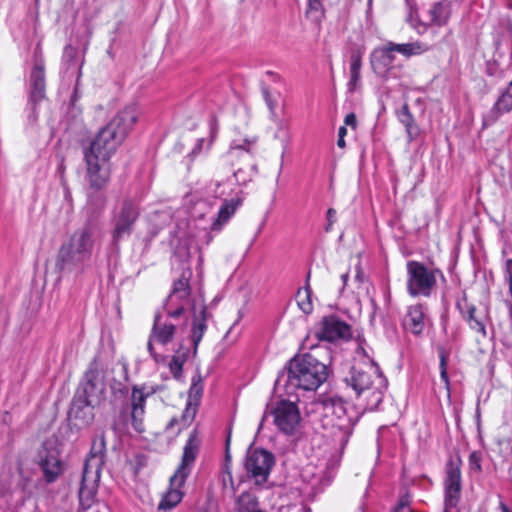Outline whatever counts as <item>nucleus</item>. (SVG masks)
Returning <instances> with one entry per match:
<instances>
[{"instance_id":"f257e3e1","label":"nucleus","mask_w":512,"mask_h":512,"mask_svg":"<svg viewBox=\"0 0 512 512\" xmlns=\"http://www.w3.org/2000/svg\"><path fill=\"white\" fill-rule=\"evenodd\" d=\"M137 121L134 107H126L119 111L104 127H102L83 151L86 164V179L89 188L88 202L103 208L106 198L101 193L111 178V157L121 146L133 125Z\"/></svg>"},{"instance_id":"f03ea898","label":"nucleus","mask_w":512,"mask_h":512,"mask_svg":"<svg viewBox=\"0 0 512 512\" xmlns=\"http://www.w3.org/2000/svg\"><path fill=\"white\" fill-rule=\"evenodd\" d=\"M328 376L325 364L309 353L296 355L289 361L286 372H281L276 379V386L283 383L285 392L292 395L297 389L312 391L323 384Z\"/></svg>"},{"instance_id":"7ed1b4c3","label":"nucleus","mask_w":512,"mask_h":512,"mask_svg":"<svg viewBox=\"0 0 512 512\" xmlns=\"http://www.w3.org/2000/svg\"><path fill=\"white\" fill-rule=\"evenodd\" d=\"M96 241V229L87 224L77 229L64 242L57 253L55 267L61 273H72L82 270L90 260Z\"/></svg>"},{"instance_id":"20e7f679","label":"nucleus","mask_w":512,"mask_h":512,"mask_svg":"<svg viewBox=\"0 0 512 512\" xmlns=\"http://www.w3.org/2000/svg\"><path fill=\"white\" fill-rule=\"evenodd\" d=\"M319 419L324 435L330 437L339 447L344 448L353 432L354 421L348 416L346 403L342 398L330 396L324 398Z\"/></svg>"},{"instance_id":"39448f33","label":"nucleus","mask_w":512,"mask_h":512,"mask_svg":"<svg viewBox=\"0 0 512 512\" xmlns=\"http://www.w3.org/2000/svg\"><path fill=\"white\" fill-rule=\"evenodd\" d=\"M199 448L200 439L197 431L193 430L184 445L181 462L170 478V489L163 495L158 504L159 510H170L182 500L184 493L181 488L192 471Z\"/></svg>"},{"instance_id":"423d86ee","label":"nucleus","mask_w":512,"mask_h":512,"mask_svg":"<svg viewBox=\"0 0 512 512\" xmlns=\"http://www.w3.org/2000/svg\"><path fill=\"white\" fill-rule=\"evenodd\" d=\"M106 457V439L102 432L93 441L89 456L87 457L82 474L79 490L80 501L92 500L96 493L97 483L100 480L101 469Z\"/></svg>"},{"instance_id":"0eeeda50","label":"nucleus","mask_w":512,"mask_h":512,"mask_svg":"<svg viewBox=\"0 0 512 512\" xmlns=\"http://www.w3.org/2000/svg\"><path fill=\"white\" fill-rule=\"evenodd\" d=\"M445 281L443 272L438 269H429L418 261L407 262V292L412 297H430L437 285V278Z\"/></svg>"},{"instance_id":"6e6552de","label":"nucleus","mask_w":512,"mask_h":512,"mask_svg":"<svg viewBox=\"0 0 512 512\" xmlns=\"http://www.w3.org/2000/svg\"><path fill=\"white\" fill-rule=\"evenodd\" d=\"M256 138H244L242 140H233L229 151L231 158H239L243 166L238 167L233 175L237 184L245 186L253 180L258 173L257 164L250 152V147L256 143Z\"/></svg>"},{"instance_id":"1a4fd4ad","label":"nucleus","mask_w":512,"mask_h":512,"mask_svg":"<svg viewBox=\"0 0 512 512\" xmlns=\"http://www.w3.org/2000/svg\"><path fill=\"white\" fill-rule=\"evenodd\" d=\"M275 464L274 455L264 449H253L247 452L244 467L247 477L262 488L267 482Z\"/></svg>"},{"instance_id":"9d476101","label":"nucleus","mask_w":512,"mask_h":512,"mask_svg":"<svg viewBox=\"0 0 512 512\" xmlns=\"http://www.w3.org/2000/svg\"><path fill=\"white\" fill-rule=\"evenodd\" d=\"M191 275L190 270H185L173 284V289L164 305L165 311H168L171 317H181L186 308L192 311V304H197L195 299L190 298L191 287L189 281Z\"/></svg>"},{"instance_id":"9b49d317","label":"nucleus","mask_w":512,"mask_h":512,"mask_svg":"<svg viewBox=\"0 0 512 512\" xmlns=\"http://www.w3.org/2000/svg\"><path fill=\"white\" fill-rule=\"evenodd\" d=\"M179 318L171 317L168 311H166V317L159 311L155 313L153 326L147 342V351L156 362L160 361L161 355L155 352L153 342L156 341L161 345L170 343L176 334Z\"/></svg>"},{"instance_id":"f8f14e48","label":"nucleus","mask_w":512,"mask_h":512,"mask_svg":"<svg viewBox=\"0 0 512 512\" xmlns=\"http://www.w3.org/2000/svg\"><path fill=\"white\" fill-rule=\"evenodd\" d=\"M461 460L460 458H450L446 464L444 479V510L443 512H451L456 507L461 494Z\"/></svg>"},{"instance_id":"ddd939ff","label":"nucleus","mask_w":512,"mask_h":512,"mask_svg":"<svg viewBox=\"0 0 512 512\" xmlns=\"http://www.w3.org/2000/svg\"><path fill=\"white\" fill-rule=\"evenodd\" d=\"M106 385L96 361H93L85 373L84 381L76 392V396L100 404L105 398Z\"/></svg>"},{"instance_id":"4468645a","label":"nucleus","mask_w":512,"mask_h":512,"mask_svg":"<svg viewBox=\"0 0 512 512\" xmlns=\"http://www.w3.org/2000/svg\"><path fill=\"white\" fill-rule=\"evenodd\" d=\"M140 215L139 207L136 202L131 199H125L122 202L119 212L114 217V242L120 241L123 237L129 236L132 232L133 225Z\"/></svg>"},{"instance_id":"2eb2a0df","label":"nucleus","mask_w":512,"mask_h":512,"mask_svg":"<svg viewBox=\"0 0 512 512\" xmlns=\"http://www.w3.org/2000/svg\"><path fill=\"white\" fill-rule=\"evenodd\" d=\"M493 58L486 63V73L492 77H502L504 72L512 67V26L506 40V50L500 40L495 42Z\"/></svg>"},{"instance_id":"dca6fc26","label":"nucleus","mask_w":512,"mask_h":512,"mask_svg":"<svg viewBox=\"0 0 512 512\" xmlns=\"http://www.w3.org/2000/svg\"><path fill=\"white\" fill-rule=\"evenodd\" d=\"M274 423L280 431L292 434L300 422V412L295 403L282 400L272 410Z\"/></svg>"},{"instance_id":"f3484780","label":"nucleus","mask_w":512,"mask_h":512,"mask_svg":"<svg viewBox=\"0 0 512 512\" xmlns=\"http://www.w3.org/2000/svg\"><path fill=\"white\" fill-rule=\"evenodd\" d=\"M98 404L90 402L79 396H74L68 413L72 429L81 430L90 426L94 421V407Z\"/></svg>"},{"instance_id":"a211bd4d","label":"nucleus","mask_w":512,"mask_h":512,"mask_svg":"<svg viewBox=\"0 0 512 512\" xmlns=\"http://www.w3.org/2000/svg\"><path fill=\"white\" fill-rule=\"evenodd\" d=\"M378 366L376 363L371 361L368 369H364L360 365H354L351 367L349 374L345 377V382L350 386L357 396L372 389V386L376 384V374H374V367Z\"/></svg>"},{"instance_id":"6ab92c4d","label":"nucleus","mask_w":512,"mask_h":512,"mask_svg":"<svg viewBox=\"0 0 512 512\" xmlns=\"http://www.w3.org/2000/svg\"><path fill=\"white\" fill-rule=\"evenodd\" d=\"M211 317L208 312L204 301L201 300L200 304H192V324H191V343L193 346V354L196 355L198 346L207 331V321Z\"/></svg>"},{"instance_id":"aec40b11","label":"nucleus","mask_w":512,"mask_h":512,"mask_svg":"<svg viewBox=\"0 0 512 512\" xmlns=\"http://www.w3.org/2000/svg\"><path fill=\"white\" fill-rule=\"evenodd\" d=\"M320 339L333 342L339 339H348L351 336L350 326L336 316L324 317L321 328L317 332Z\"/></svg>"},{"instance_id":"412c9836","label":"nucleus","mask_w":512,"mask_h":512,"mask_svg":"<svg viewBox=\"0 0 512 512\" xmlns=\"http://www.w3.org/2000/svg\"><path fill=\"white\" fill-rule=\"evenodd\" d=\"M45 65L42 57H35L34 66L29 77L30 103H40L45 98Z\"/></svg>"},{"instance_id":"4be33fe9","label":"nucleus","mask_w":512,"mask_h":512,"mask_svg":"<svg viewBox=\"0 0 512 512\" xmlns=\"http://www.w3.org/2000/svg\"><path fill=\"white\" fill-rule=\"evenodd\" d=\"M395 53L392 41L375 48L370 56L371 66L375 73L384 75L390 70L395 61Z\"/></svg>"},{"instance_id":"5701e85b","label":"nucleus","mask_w":512,"mask_h":512,"mask_svg":"<svg viewBox=\"0 0 512 512\" xmlns=\"http://www.w3.org/2000/svg\"><path fill=\"white\" fill-rule=\"evenodd\" d=\"M403 328L415 336H420L426 326L425 307L422 304L411 305L402 321Z\"/></svg>"},{"instance_id":"b1692460","label":"nucleus","mask_w":512,"mask_h":512,"mask_svg":"<svg viewBox=\"0 0 512 512\" xmlns=\"http://www.w3.org/2000/svg\"><path fill=\"white\" fill-rule=\"evenodd\" d=\"M456 308L471 330L481 334L483 337L487 335L483 318L477 313L476 306L467 302L465 296L461 300H457Z\"/></svg>"},{"instance_id":"393cba45","label":"nucleus","mask_w":512,"mask_h":512,"mask_svg":"<svg viewBox=\"0 0 512 512\" xmlns=\"http://www.w3.org/2000/svg\"><path fill=\"white\" fill-rule=\"evenodd\" d=\"M39 464L47 482L56 480L62 471V463L59 459V453L56 449L48 450L44 448L39 453Z\"/></svg>"},{"instance_id":"a878e982","label":"nucleus","mask_w":512,"mask_h":512,"mask_svg":"<svg viewBox=\"0 0 512 512\" xmlns=\"http://www.w3.org/2000/svg\"><path fill=\"white\" fill-rule=\"evenodd\" d=\"M239 193H236L234 197L227 199L224 198L222 205L219 208L217 217L212 222L210 229L211 231L219 232L222 227L230 220V218L235 214L237 209L241 206L243 197H241Z\"/></svg>"},{"instance_id":"bb28decb","label":"nucleus","mask_w":512,"mask_h":512,"mask_svg":"<svg viewBox=\"0 0 512 512\" xmlns=\"http://www.w3.org/2000/svg\"><path fill=\"white\" fill-rule=\"evenodd\" d=\"M374 374H376V384L372 386V389L367 391V408L369 410H377L381 404L384 392L387 389V379L383 376L379 366L374 367Z\"/></svg>"},{"instance_id":"cd10ccee","label":"nucleus","mask_w":512,"mask_h":512,"mask_svg":"<svg viewBox=\"0 0 512 512\" xmlns=\"http://www.w3.org/2000/svg\"><path fill=\"white\" fill-rule=\"evenodd\" d=\"M396 114L399 122L405 127L408 142L416 140L420 134V128L415 122L414 116L410 112L408 104H403Z\"/></svg>"},{"instance_id":"c85d7f7f","label":"nucleus","mask_w":512,"mask_h":512,"mask_svg":"<svg viewBox=\"0 0 512 512\" xmlns=\"http://www.w3.org/2000/svg\"><path fill=\"white\" fill-rule=\"evenodd\" d=\"M431 23L443 26L447 24L450 15L451 8L448 0L435 1L428 10Z\"/></svg>"},{"instance_id":"c756f323","label":"nucleus","mask_w":512,"mask_h":512,"mask_svg":"<svg viewBox=\"0 0 512 512\" xmlns=\"http://www.w3.org/2000/svg\"><path fill=\"white\" fill-rule=\"evenodd\" d=\"M392 45L397 53L403 55L406 58H410L412 56H420L430 50V46L427 43L419 40L401 44L392 42Z\"/></svg>"},{"instance_id":"7c9ffc66","label":"nucleus","mask_w":512,"mask_h":512,"mask_svg":"<svg viewBox=\"0 0 512 512\" xmlns=\"http://www.w3.org/2000/svg\"><path fill=\"white\" fill-rule=\"evenodd\" d=\"M131 407L129 412V417L132 422V426L135 431L141 433L144 431L143 420L145 415V405L144 400L139 396L138 399H134L131 397Z\"/></svg>"},{"instance_id":"2f4dec72","label":"nucleus","mask_w":512,"mask_h":512,"mask_svg":"<svg viewBox=\"0 0 512 512\" xmlns=\"http://www.w3.org/2000/svg\"><path fill=\"white\" fill-rule=\"evenodd\" d=\"M362 57L359 52H353L350 57V79L348 90L353 92L360 85Z\"/></svg>"},{"instance_id":"473e14b6","label":"nucleus","mask_w":512,"mask_h":512,"mask_svg":"<svg viewBox=\"0 0 512 512\" xmlns=\"http://www.w3.org/2000/svg\"><path fill=\"white\" fill-rule=\"evenodd\" d=\"M272 120L274 121L277 127L275 132V139L279 140L283 145V157L291 138L289 121L285 118L280 117V115L272 118Z\"/></svg>"},{"instance_id":"72a5a7b5","label":"nucleus","mask_w":512,"mask_h":512,"mask_svg":"<svg viewBox=\"0 0 512 512\" xmlns=\"http://www.w3.org/2000/svg\"><path fill=\"white\" fill-rule=\"evenodd\" d=\"M296 302L299 309L306 315L312 313V290L307 284L304 288H300L296 293Z\"/></svg>"},{"instance_id":"f704fd0d","label":"nucleus","mask_w":512,"mask_h":512,"mask_svg":"<svg viewBox=\"0 0 512 512\" xmlns=\"http://www.w3.org/2000/svg\"><path fill=\"white\" fill-rule=\"evenodd\" d=\"M117 366L120 368L121 378L123 382L114 381L111 384V389L114 393L126 395L128 393V387L125 383L129 381V364L126 360L120 359L117 362Z\"/></svg>"},{"instance_id":"c9c22d12","label":"nucleus","mask_w":512,"mask_h":512,"mask_svg":"<svg viewBox=\"0 0 512 512\" xmlns=\"http://www.w3.org/2000/svg\"><path fill=\"white\" fill-rule=\"evenodd\" d=\"M238 512H253L258 508V498L253 493L243 492L236 502Z\"/></svg>"},{"instance_id":"e433bc0d","label":"nucleus","mask_w":512,"mask_h":512,"mask_svg":"<svg viewBox=\"0 0 512 512\" xmlns=\"http://www.w3.org/2000/svg\"><path fill=\"white\" fill-rule=\"evenodd\" d=\"M16 488L22 493L21 498L25 500L29 498L34 490V484L29 474L25 473L22 469L19 470L18 481Z\"/></svg>"},{"instance_id":"4c0bfd02","label":"nucleus","mask_w":512,"mask_h":512,"mask_svg":"<svg viewBox=\"0 0 512 512\" xmlns=\"http://www.w3.org/2000/svg\"><path fill=\"white\" fill-rule=\"evenodd\" d=\"M510 110H512V95L505 91L498 98L491 110L493 120H495L500 113L509 112Z\"/></svg>"},{"instance_id":"58836bf2","label":"nucleus","mask_w":512,"mask_h":512,"mask_svg":"<svg viewBox=\"0 0 512 512\" xmlns=\"http://www.w3.org/2000/svg\"><path fill=\"white\" fill-rule=\"evenodd\" d=\"M306 16L314 22H320L324 18L321 0H307Z\"/></svg>"},{"instance_id":"ea45409f","label":"nucleus","mask_w":512,"mask_h":512,"mask_svg":"<svg viewBox=\"0 0 512 512\" xmlns=\"http://www.w3.org/2000/svg\"><path fill=\"white\" fill-rule=\"evenodd\" d=\"M160 390H161L160 386H154V385H148V384L134 385L132 387L131 397L134 399H138L140 396L144 400V403H146V400L149 396L157 393Z\"/></svg>"},{"instance_id":"a19ab883","label":"nucleus","mask_w":512,"mask_h":512,"mask_svg":"<svg viewBox=\"0 0 512 512\" xmlns=\"http://www.w3.org/2000/svg\"><path fill=\"white\" fill-rule=\"evenodd\" d=\"M438 353H439V359H440V364H439L440 377H441V380L445 383L446 388L449 389L450 383H449V377H448V373H447V362L449 359V352L444 347L441 346L438 348Z\"/></svg>"},{"instance_id":"79ce46f5","label":"nucleus","mask_w":512,"mask_h":512,"mask_svg":"<svg viewBox=\"0 0 512 512\" xmlns=\"http://www.w3.org/2000/svg\"><path fill=\"white\" fill-rule=\"evenodd\" d=\"M129 418V409L127 407L122 408L119 412V415L114 419L112 423V429L117 433L125 431Z\"/></svg>"},{"instance_id":"37998d69","label":"nucleus","mask_w":512,"mask_h":512,"mask_svg":"<svg viewBox=\"0 0 512 512\" xmlns=\"http://www.w3.org/2000/svg\"><path fill=\"white\" fill-rule=\"evenodd\" d=\"M203 379L200 373L192 377L191 386L189 389V399L199 400L203 394Z\"/></svg>"},{"instance_id":"c03bdc74","label":"nucleus","mask_w":512,"mask_h":512,"mask_svg":"<svg viewBox=\"0 0 512 512\" xmlns=\"http://www.w3.org/2000/svg\"><path fill=\"white\" fill-rule=\"evenodd\" d=\"M222 481H223V486H224L225 492L226 493L230 492V494L232 496H234L238 489L239 484L237 486L234 484L233 476H232L231 471L229 470L227 463L225 464Z\"/></svg>"},{"instance_id":"a18cd8bd","label":"nucleus","mask_w":512,"mask_h":512,"mask_svg":"<svg viewBox=\"0 0 512 512\" xmlns=\"http://www.w3.org/2000/svg\"><path fill=\"white\" fill-rule=\"evenodd\" d=\"M469 469L473 473H481L482 471V453L480 451H473L469 455Z\"/></svg>"},{"instance_id":"49530a36","label":"nucleus","mask_w":512,"mask_h":512,"mask_svg":"<svg viewBox=\"0 0 512 512\" xmlns=\"http://www.w3.org/2000/svg\"><path fill=\"white\" fill-rule=\"evenodd\" d=\"M183 365L178 359H171L169 368L175 379H180L183 372Z\"/></svg>"},{"instance_id":"de8ad7c7","label":"nucleus","mask_w":512,"mask_h":512,"mask_svg":"<svg viewBox=\"0 0 512 512\" xmlns=\"http://www.w3.org/2000/svg\"><path fill=\"white\" fill-rule=\"evenodd\" d=\"M37 105L38 103H30V99H28V105H27V119L30 124L36 123L38 119V111H37Z\"/></svg>"},{"instance_id":"09e8293b","label":"nucleus","mask_w":512,"mask_h":512,"mask_svg":"<svg viewBox=\"0 0 512 512\" xmlns=\"http://www.w3.org/2000/svg\"><path fill=\"white\" fill-rule=\"evenodd\" d=\"M190 355V348H185L182 345L179 346V348L175 351V354L173 355V359H178L180 363L184 364Z\"/></svg>"},{"instance_id":"8fccbe9b","label":"nucleus","mask_w":512,"mask_h":512,"mask_svg":"<svg viewBox=\"0 0 512 512\" xmlns=\"http://www.w3.org/2000/svg\"><path fill=\"white\" fill-rule=\"evenodd\" d=\"M326 217H327V221H328V224L327 226L325 227V230L327 232H329L331 230V227L332 225L335 223L336 221V210L333 209V208H329L327 210V213H326Z\"/></svg>"},{"instance_id":"3c124183","label":"nucleus","mask_w":512,"mask_h":512,"mask_svg":"<svg viewBox=\"0 0 512 512\" xmlns=\"http://www.w3.org/2000/svg\"><path fill=\"white\" fill-rule=\"evenodd\" d=\"M76 54L77 50L71 45H67L64 48L63 59L68 62H71L75 58Z\"/></svg>"},{"instance_id":"603ef678","label":"nucleus","mask_w":512,"mask_h":512,"mask_svg":"<svg viewBox=\"0 0 512 512\" xmlns=\"http://www.w3.org/2000/svg\"><path fill=\"white\" fill-rule=\"evenodd\" d=\"M225 186L226 185L224 183H216V189L214 190V195L216 198L222 199L224 196L230 195V193L226 191Z\"/></svg>"},{"instance_id":"864d4df0","label":"nucleus","mask_w":512,"mask_h":512,"mask_svg":"<svg viewBox=\"0 0 512 512\" xmlns=\"http://www.w3.org/2000/svg\"><path fill=\"white\" fill-rule=\"evenodd\" d=\"M344 124L346 126H350L351 128L355 129L357 126V119L356 115L354 113H349L344 118Z\"/></svg>"},{"instance_id":"5fc2aeb1","label":"nucleus","mask_w":512,"mask_h":512,"mask_svg":"<svg viewBox=\"0 0 512 512\" xmlns=\"http://www.w3.org/2000/svg\"><path fill=\"white\" fill-rule=\"evenodd\" d=\"M277 98L275 97V99H271V100H268L266 102V105L268 106L269 110H270V114H271V119L276 117V116H279V114L277 113L276 111V108H277Z\"/></svg>"},{"instance_id":"6e6d98bb","label":"nucleus","mask_w":512,"mask_h":512,"mask_svg":"<svg viewBox=\"0 0 512 512\" xmlns=\"http://www.w3.org/2000/svg\"><path fill=\"white\" fill-rule=\"evenodd\" d=\"M193 512H217V509L212 503L205 502L203 505L197 507Z\"/></svg>"},{"instance_id":"4d7b16f0","label":"nucleus","mask_w":512,"mask_h":512,"mask_svg":"<svg viewBox=\"0 0 512 512\" xmlns=\"http://www.w3.org/2000/svg\"><path fill=\"white\" fill-rule=\"evenodd\" d=\"M196 414V408L191 407V404L189 403L185 409V412L183 414V419L186 421H192Z\"/></svg>"},{"instance_id":"13d9d810","label":"nucleus","mask_w":512,"mask_h":512,"mask_svg":"<svg viewBox=\"0 0 512 512\" xmlns=\"http://www.w3.org/2000/svg\"><path fill=\"white\" fill-rule=\"evenodd\" d=\"M394 512H411L408 506V502L404 499H401Z\"/></svg>"},{"instance_id":"bf43d9fd","label":"nucleus","mask_w":512,"mask_h":512,"mask_svg":"<svg viewBox=\"0 0 512 512\" xmlns=\"http://www.w3.org/2000/svg\"><path fill=\"white\" fill-rule=\"evenodd\" d=\"M262 94H263V97H264V100L265 102H267L268 100H271L273 97L271 96L269 90L267 87H262Z\"/></svg>"},{"instance_id":"052dcab7","label":"nucleus","mask_w":512,"mask_h":512,"mask_svg":"<svg viewBox=\"0 0 512 512\" xmlns=\"http://www.w3.org/2000/svg\"><path fill=\"white\" fill-rule=\"evenodd\" d=\"M499 510L500 512H512V510L502 501L499 503Z\"/></svg>"},{"instance_id":"680f3d73","label":"nucleus","mask_w":512,"mask_h":512,"mask_svg":"<svg viewBox=\"0 0 512 512\" xmlns=\"http://www.w3.org/2000/svg\"><path fill=\"white\" fill-rule=\"evenodd\" d=\"M345 137H338V140H337V146L339 148H344L346 146V142H345Z\"/></svg>"},{"instance_id":"e2e57ef3","label":"nucleus","mask_w":512,"mask_h":512,"mask_svg":"<svg viewBox=\"0 0 512 512\" xmlns=\"http://www.w3.org/2000/svg\"><path fill=\"white\" fill-rule=\"evenodd\" d=\"M347 134V129L345 126H341L338 131V137H345Z\"/></svg>"},{"instance_id":"0e129e2a","label":"nucleus","mask_w":512,"mask_h":512,"mask_svg":"<svg viewBox=\"0 0 512 512\" xmlns=\"http://www.w3.org/2000/svg\"><path fill=\"white\" fill-rule=\"evenodd\" d=\"M348 278H349V274L348 273H344V274L341 275V279H342L344 285H346V282H347Z\"/></svg>"},{"instance_id":"69168bd1","label":"nucleus","mask_w":512,"mask_h":512,"mask_svg":"<svg viewBox=\"0 0 512 512\" xmlns=\"http://www.w3.org/2000/svg\"><path fill=\"white\" fill-rule=\"evenodd\" d=\"M356 279L360 282L362 281V272H361L360 268H358V270H357Z\"/></svg>"},{"instance_id":"338daca9","label":"nucleus","mask_w":512,"mask_h":512,"mask_svg":"<svg viewBox=\"0 0 512 512\" xmlns=\"http://www.w3.org/2000/svg\"><path fill=\"white\" fill-rule=\"evenodd\" d=\"M358 353H362L364 356L368 357L367 352L362 346L358 348Z\"/></svg>"},{"instance_id":"774afa93","label":"nucleus","mask_w":512,"mask_h":512,"mask_svg":"<svg viewBox=\"0 0 512 512\" xmlns=\"http://www.w3.org/2000/svg\"><path fill=\"white\" fill-rule=\"evenodd\" d=\"M506 91L512 95V81L510 82Z\"/></svg>"}]
</instances>
